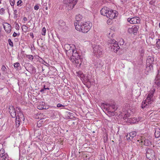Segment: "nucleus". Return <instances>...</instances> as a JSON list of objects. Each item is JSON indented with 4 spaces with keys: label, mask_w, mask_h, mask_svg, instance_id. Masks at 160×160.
<instances>
[{
    "label": "nucleus",
    "mask_w": 160,
    "mask_h": 160,
    "mask_svg": "<svg viewBox=\"0 0 160 160\" xmlns=\"http://www.w3.org/2000/svg\"><path fill=\"white\" fill-rule=\"evenodd\" d=\"M127 1V0H121V1L122 2H126Z\"/></svg>",
    "instance_id": "obj_62"
},
{
    "label": "nucleus",
    "mask_w": 160,
    "mask_h": 160,
    "mask_svg": "<svg viewBox=\"0 0 160 160\" xmlns=\"http://www.w3.org/2000/svg\"><path fill=\"white\" fill-rule=\"evenodd\" d=\"M66 118L67 119H72L74 118V114L71 112H66Z\"/></svg>",
    "instance_id": "obj_19"
},
{
    "label": "nucleus",
    "mask_w": 160,
    "mask_h": 160,
    "mask_svg": "<svg viewBox=\"0 0 160 160\" xmlns=\"http://www.w3.org/2000/svg\"><path fill=\"white\" fill-rule=\"evenodd\" d=\"M23 20L25 21H26L27 20V19L26 17H24L23 18Z\"/></svg>",
    "instance_id": "obj_61"
},
{
    "label": "nucleus",
    "mask_w": 160,
    "mask_h": 160,
    "mask_svg": "<svg viewBox=\"0 0 160 160\" xmlns=\"http://www.w3.org/2000/svg\"><path fill=\"white\" fill-rule=\"evenodd\" d=\"M127 112H125L124 113H123L122 114L124 115V116L123 117V118L124 119H126L128 118V115L127 113Z\"/></svg>",
    "instance_id": "obj_45"
},
{
    "label": "nucleus",
    "mask_w": 160,
    "mask_h": 160,
    "mask_svg": "<svg viewBox=\"0 0 160 160\" xmlns=\"http://www.w3.org/2000/svg\"><path fill=\"white\" fill-rule=\"evenodd\" d=\"M109 46H110L109 49L113 50H118L120 48L118 42L114 39H113Z\"/></svg>",
    "instance_id": "obj_10"
},
{
    "label": "nucleus",
    "mask_w": 160,
    "mask_h": 160,
    "mask_svg": "<svg viewBox=\"0 0 160 160\" xmlns=\"http://www.w3.org/2000/svg\"><path fill=\"white\" fill-rule=\"evenodd\" d=\"M9 2L13 9L14 8V6L15 2L14 0H9Z\"/></svg>",
    "instance_id": "obj_32"
},
{
    "label": "nucleus",
    "mask_w": 160,
    "mask_h": 160,
    "mask_svg": "<svg viewBox=\"0 0 160 160\" xmlns=\"http://www.w3.org/2000/svg\"><path fill=\"white\" fill-rule=\"evenodd\" d=\"M5 9L3 8H1L0 9V14L2 15L5 13Z\"/></svg>",
    "instance_id": "obj_38"
},
{
    "label": "nucleus",
    "mask_w": 160,
    "mask_h": 160,
    "mask_svg": "<svg viewBox=\"0 0 160 160\" xmlns=\"http://www.w3.org/2000/svg\"><path fill=\"white\" fill-rule=\"evenodd\" d=\"M20 63L18 62H16L14 63L13 66L15 68H17L20 66Z\"/></svg>",
    "instance_id": "obj_39"
},
{
    "label": "nucleus",
    "mask_w": 160,
    "mask_h": 160,
    "mask_svg": "<svg viewBox=\"0 0 160 160\" xmlns=\"http://www.w3.org/2000/svg\"><path fill=\"white\" fill-rule=\"evenodd\" d=\"M105 136H106V137L105 136L104 137V142H105L106 141H107V138H108V137H107V135H105Z\"/></svg>",
    "instance_id": "obj_56"
},
{
    "label": "nucleus",
    "mask_w": 160,
    "mask_h": 160,
    "mask_svg": "<svg viewBox=\"0 0 160 160\" xmlns=\"http://www.w3.org/2000/svg\"><path fill=\"white\" fill-rule=\"evenodd\" d=\"M67 47V48H69L68 50H74V49H72L71 48V47L70 46V45L68 44H66L65 45V48ZM65 50H67L66 48H65Z\"/></svg>",
    "instance_id": "obj_33"
},
{
    "label": "nucleus",
    "mask_w": 160,
    "mask_h": 160,
    "mask_svg": "<svg viewBox=\"0 0 160 160\" xmlns=\"http://www.w3.org/2000/svg\"><path fill=\"white\" fill-rule=\"evenodd\" d=\"M144 144L145 146H149L151 144V142L148 139H145L144 141Z\"/></svg>",
    "instance_id": "obj_22"
},
{
    "label": "nucleus",
    "mask_w": 160,
    "mask_h": 160,
    "mask_svg": "<svg viewBox=\"0 0 160 160\" xmlns=\"http://www.w3.org/2000/svg\"><path fill=\"white\" fill-rule=\"evenodd\" d=\"M127 21L130 23L131 24H138L140 22V20L139 18L135 17L132 18H128L127 19Z\"/></svg>",
    "instance_id": "obj_12"
},
{
    "label": "nucleus",
    "mask_w": 160,
    "mask_h": 160,
    "mask_svg": "<svg viewBox=\"0 0 160 160\" xmlns=\"http://www.w3.org/2000/svg\"><path fill=\"white\" fill-rule=\"evenodd\" d=\"M2 71L5 72L6 71V68L4 65H3L2 66Z\"/></svg>",
    "instance_id": "obj_50"
},
{
    "label": "nucleus",
    "mask_w": 160,
    "mask_h": 160,
    "mask_svg": "<svg viewBox=\"0 0 160 160\" xmlns=\"http://www.w3.org/2000/svg\"><path fill=\"white\" fill-rule=\"evenodd\" d=\"M57 107L58 108H60L61 109H66L65 106L60 103H58L57 104Z\"/></svg>",
    "instance_id": "obj_28"
},
{
    "label": "nucleus",
    "mask_w": 160,
    "mask_h": 160,
    "mask_svg": "<svg viewBox=\"0 0 160 160\" xmlns=\"http://www.w3.org/2000/svg\"><path fill=\"white\" fill-rule=\"evenodd\" d=\"M94 56L97 58H99L102 55V51H93Z\"/></svg>",
    "instance_id": "obj_17"
},
{
    "label": "nucleus",
    "mask_w": 160,
    "mask_h": 160,
    "mask_svg": "<svg viewBox=\"0 0 160 160\" xmlns=\"http://www.w3.org/2000/svg\"><path fill=\"white\" fill-rule=\"evenodd\" d=\"M110 9L107 7H104L101 9L100 13L102 15L106 16V14H108Z\"/></svg>",
    "instance_id": "obj_14"
},
{
    "label": "nucleus",
    "mask_w": 160,
    "mask_h": 160,
    "mask_svg": "<svg viewBox=\"0 0 160 160\" xmlns=\"http://www.w3.org/2000/svg\"><path fill=\"white\" fill-rule=\"evenodd\" d=\"M39 9V6L38 4L36 5L34 7V9L35 10H38Z\"/></svg>",
    "instance_id": "obj_52"
},
{
    "label": "nucleus",
    "mask_w": 160,
    "mask_h": 160,
    "mask_svg": "<svg viewBox=\"0 0 160 160\" xmlns=\"http://www.w3.org/2000/svg\"><path fill=\"white\" fill-rule=\"evenodd\" d=\"M7 153H5L4 149L3 148H1L0 150V157H2L3 154H7Z\"/></svg>",
    "instance_id": "obj_30"
},
{
    "label": "nucleus",
    "mask_w": 160,
    "mask_h": 160,
    "mask_svg": "<svg viewBox=\"0 0 160 160\" xmlns=\"http://www.w3.org/2000/svg\"><path fill=\"white\" fill-rule=\"evenodd\" d=\"M159 72H160L159 70H158L157 71V76H156L155 78H157L158 79H160V74H159Z\"/></svg>",
    "instance_id": "obj_43"
},
{
    "label": "nucleus",
    "mask_w": 160,
    "mask_h": 160,
    "mask_svg": "<svg viewBox=\"0 0 160 160\" xmlns=\"http://www.w3.org/2000/svg\"><path fill=\"white\" fill-rule=\"evenodd\" d=\"M16 27V29L17 30H19V28H20L19 25L18 24H17Z\"/></svg>",
    "instance_id": "obj_54"
},
{
    "label": "nucleus",
    "mask_w": 160,
    "mask_h": 160,
    "mask_svg": "<svg viewBox=\"0 0 160 160\" xmlns=\"http://www.w3.org/2000/svg\"><path fill=\"white\" fill-rule=\"evenodd\" d=\"M128 33H130V34L132 33H134V32H133V30H132V28H128Z\"/></svg>",
    "instance_id": "obj_46"
},
{
    "label": "nucleus",
    "mask_w": 160,
    "mask_h": 160,
    "mask_svg": "<svg viewBox=\"0 0 160 160\" xmlns=\"http://www.w3.org/2000/svg\"><path fill=\"white\" fill-rule=\"evenodd\" d=\"M30 36H31V37L32 38H33L34 36H33V33H32V32L30 33Z\"/></svg>",
    "instance_id": "obj_57"
},
{
    "label": "nucleus",
    "mask_w": 160,
    "mask_h": 160,
    "mask_svg": "<svg viewBox=\"0 0 160 160\" xmlns=\"http://www.w3.org/2000/svg\"><path fill=\"white\" fill-rule=\"evenodd\" d=\"M160 136V129L159 128H156L155 129V137L156 138H158Z\"/></svg>",
    "instance_id": "obj_18"
},
{
    "label": "nucleus",
    "mask_w": 160,
    "mask_h": 160,
    "mask_svg": "<svg viewBox=\"0 0 160 160\" xmlns=\"http://www.w3.org/2000/svg\"><path fill=\"white\" fill-rule=\"evenodd\" d=\"M137 132H132L129 133V136L131 137V139H133V138L136 136Z\"/></svg>",
    "instance_id": "obj_26"
},
{
    "label": "nucleus",
    "mask_w": 160,
    "mask_h": 160,
    "mask_svg": "<svg viewBox=\"0 0 160 160\" xmlns=\"http://www.w3.org/2000/svg\"><path fill=\"white\" fill-rule=\"evenodd\" d=\"M19 111V113L16 117V127L18 128L20 124V122L22 121H24V117L23 114L21 112V109L20 108H18Z\"/></svg>",
    "instance_id": "obj_5"
},
{
    "label": "nucleus",
    "mask_w": 160,
    "mask_h": 160,
    "mask_svg": "<svg viewBox=\"0 0 160 160\" xmlns=\"http://www.w3.org/2000/svg\"><path fill=\"white\" fill-rule=\"evenodd\" d=\"M22 4V1L20 0L17 2V5L18 6H21Z\"/></svg>",
    "instance_id": "obj_35"
},
{
    "label": "nucleus",
    "mask_w": 160,
    "mask_h": 160,
    "mask_svg": "<svg viewBox=\"0 0 160 160\" xmlns=\"http://www.w3.org/2000/svg\"><path fill=\"white\" fill-rule=\"evenodd\" d=\"M126 139H127L128 141H130L132 140V139H131V137L129 135H127L126 136Z\"/></svg>",
    "instance_id": "obj_41"
},
{
    "label": "nucleus",
    "mask_w": 160,
    "mask_h": 160,
    "mask_svg": "<svg viewBox=\"0 0 160 160\" xmlns=\"http://www.w3.org/2000/svg\"><path fill=\"white\" fill-rule=\"evenodd\" d=\"M155 91V90L153 89L150 92L145 101H143L142 103L141 106L142 108H148L152 106V104L153 102V97Z\"/></svg>",
    "instance_id": "obj_2"
},
{
    "label": "nucleus",
    "mask_w": 160,
    "mask_h": 160,
    "mask_svg": "<svg viewBox=\"0 0 160 160\" xmlns=\"http://www.w3.org/2000/svg\"><path fill=\"white\" fill-rule=\"evenodd\" d=\"M67 55L68 56H71L75 58V59L79 58L80 55L77 52V51H65Z\"/></svg>",
    "instance_id": "obj_6"
},
{
    "label": "nucleus",
    "mask_w": 160,
    "mask_h": 160,
    "mask_svg": "<svg viewBox=\"0 0 160 160\" xmlns=\"http://www.w3.org/2000/svg\"><path fill=\"white\" fill-rule=\"evenodd\" d=\"M48 7L47 6V7H46V8H45V9H46V10H48Z\"/></svg>",
    "instance_id": "obj_64"
},
{
    "label": "nucleus",
    "mask_w": 160,
    "mask_h": 160,
    "mask_svg": "<svg viewBox=\"0 0 160 160\" xmlns=\"http://www.w3.org/2000/svg\"><path fill=\"white\" fill-rule=\"evenodd\" d=\"M95 66H96V68H97L99 66V64H95Z\"/></svg>",
    "instance_id": "obj_63"
},
{
    "label": "nucleus",
    "mask_w": 160,
    "mask_h": 160,
    "mask_svg": "<svg viewBox=\"0 0 160 160\" xmlns=\"http://www.w3.org/2000/svg\"><path fill=\"white\" fill-rule=\"evenodd\" d=\"M92 23L90 22L79 23L78 22L74 23V26L76 29L83 33L87 32L92 26Z\"/></svg>",
    "instance_id": "obj_1"
},
{
    "label": "nucleus",
    "mask_w": 160,
    "mask_h": 160,
    "mask_svg": "<svg viewBox=\"0 0 160 160\" xmlns=\"http://www.w3.org/2000/svg\"><path fill=\"white\" fill-rule=\"evenodd\" d=\"M82 72L81 71H79L78 72H76L77 73V76H78L79 77L80 76L81 74H82Z\"/></svg>",
    "instance_id": "obj_47"
},
{
    "label": "nucleus",
    "mask_w": 160,
    "mask_h": 160,
    "mask_svg": "<svg viewBox=\"0 0 160 160\" xmlns=\"http://www.w3.org/2000/svg\"><path fill=\"white\" fill-rule=\"evenodd\" d=\"M5 24H8V26L6 28L5 26L3 24V27L4 30L7 33H9L11 31V26L9 23L8 22H5Z\"/></svg>",
    "instance_id": "obj_15"
},
{
    "label": "nucleus",
    "mask_w": 160,
    "mask_h": 160,
    "mask_svg": "<svg viewBox=\"0 0 160 160\" xmlns=\"http://www.w3.org/2000/svg\"><path fill=\"white\" fill-rule=\"evenodd\" d=\"M17 35V34L15 32H14V33L12 35V36L14 37H16Z\"/></svg>",
    "instance_id": "obj_53"
},
{
    "label": "nucleus",
    "mask_w": 160,
    "mask_h": 160,
    "mask_svg": "<svg viewBox=\"0 0 160 160\" xmlns=\"http://www.w3.org/2000/svg\"><path fill=\"white\" fill-rule=\"evenodd\" d=\"M78 0H63L64 3L69 10H72L76 5Z\"/></svg>",
    "instance_id": "obj_4"
},
{
    "label": "nucleus",
    "mask_w": 160,
    "mask_h": 160,
    "mask_svg": "<svg viewBox=\"0 0 160 160\" xmlns=\"http://www.w3.org/2000/svg\"><path fill=\"white\" fill-rule=\"evenodd\" d=\"M59 28L63 31L67 30L68 27L66 25L65 22L62 20H60L58 21Z\"/></svg>",
    "instance_id": "obj_13"
},
{
    "label": "nucleus",
    "mask_w": 160,
    "mask_h": 160,
    "mask_svg": "<svg viewBox=\"0 0 160 160\" xmlns=\"http://www.w3.org/2000/svg\"><path fill=\"white\" fill-rule=\"evenodd\" d=\"M46 32V29L45 27H43L42 30V34L43 35H45Z\"/></svg>",
    "instance_id": "obj_40"
},
{
    "label": "nucleus",
    "mask_w": 160,
    "mask_h": 160,
    "mask_svg": "<svg viewBox=\"0 0 160 160\" xmlns=\"http://www.w3.org/2000/svg\"><path fill=\"white\" fill-rule=\"evenodd\" d=\"M26 57L28 58L30 60H32L33 59V56L30 55H27Z\"/></svg>",
    "instance_id": "obj_36"
},
{
    "label": "nucleus",
    "mask_w": 160,
    "mask_h": 160,
    "mask_svg": "<svg viewBox=\"0 0 160 160\" xmlns=\"http://www.w3.org/2000/svg\"><path fill=\"white\" fill-rule=\"evenodd\" d=\"M37 126L39 128L41 127V123H38V122L37 124Z\"/></svg>",
    "instance_id": "obj_58"
},
{
    "label": "nucleus",
    "mask_w": 160,
    "mask_h": 160,
    "mask_svg": "<svg viewBox=\"0 0 160 160\" xmlns=\"http://www.w3.org/2000/svg\"><path fill=\"white\" fill-rule=\"evenodd\" d=\"M76 20L77 21L76 22H78L79 23H82V17L80 15H77L76 16Z\"/></svg>",
    "instance_id": "obj_20"
},
{
    "label": "nucleus",
    "mask_w": 160,
    "mask_h": 160,
    "mask_svg": "<svg viewBox=\"0 0 160 160\" xmlns=\"http://www.w3.org/2000/svg\"><path fill=\"white\" fill-rule=\"evenodd\" d=\"M156 46L158 49H160V39H156Z\"/></svg>",
    "instance_id": "obj_25"
},
{
    "label": "nucleus",
    "mask_w": 160,
    "mask_h": 160,
    "mask_svg": "<svg viewBox=\"0 0 160 160\" xmlns=\"http://www.w3.org/2000/svg\"><path fill=\"white\" fill-rule=\"evenodd\" d=\"M48 87L49 86H48V85H43V88L40 90V92L42 93H44V91L47 90H49V88Z\"/></svg>",
    "instance_id": "obj_21"
},
{
    "label": "nucleus",
    "mask_w": 160,
    "mask_h": 160,
    "mask_svg": "<svg viewBox=\"0 0 160 160\" xmlns=\"http://www.w3.org/2000/svg\"><path fill=\"white\" fill-rule=\"evenodd\" d=\"M83 80L85 81L89 82V83H91L90 78V76H88V75H87V76H86V75H85Z\"/></svg>",
    "instance_id": "obj_24"
},
{
    "label": "nucleus",
    "mask_w": 160,
    "mask_h": 160,
    "mask_svg": "<svg viewBox=\"0 0 160 160\" xmlns=\"http://www.w3.org/2000/svg\"><path fill=\"white\" fill-rule=\"evenodd\" d=\"M156 0H151L149 2V3L150 4L152 5H153L155 2Z\"/></svg>",
    "instance_id": "obj_49"
},
{
    "label": "nucleus",
    "mask_w": 160,
    "mask_h": 160,
    "mask_svg": "<svg viewBox=\"0 0 160 160\" xmlns=\"http://www.w3.org/2000/svg\"><path fill=\"white\" fill-rule=\"evenodd\" d=\"M103 105L104 107L106 108L107 109H108V108H112L113 110V111L112 112H114L118 109V107L117 106L115 105V102H113L111 104L104 103H103Z\"/></svg>",
    "instance_id": "obj_11"
},
{
    "label": "nucleus",
    "mask_w": 160,
    "mask_h": 160,
    "mask_svg": "<svg viewBox=\"0 0 160 160\" xmlns=\"http://www.w3.org/2000/svg\"><path fill=\"white\" fill-rule=\"evenodd\" d=\"M22 30H23V28L25 30V31H24V32H26L28 31V27L26 26V25H22Z\"/></svg>",
    "instance_id": "obj_34"
},
{
    "label": "nucleus",
    "mask_w": 160,
    "mask_h": 160,
    "mask_svg": "<svg viewBox=\"0 0 160 160\" xmlns=\"http://www.w3.org/2000/svg\"><path fill=\"white\" fill-rule=\"evenodd\" d=\"M9 45L12 47L13 46V42L11 41L10 39H9L8 40Z\"/></svg>",
    "instance_id": "obj_44"
},
{
    "label": "nucleus",
    "mask_w": 160,
    "mask_h": 160,
    "mask_svg": "<svg viewBox=\"0 0 160 160\" xmlns=\"http://www.w3.org/2000/svg\"><path fill=\"white\" fill-rule=\"evenodd\" d=\"M143 53H144L143 51H142V50L141 51V52H140V53H141V56L142 57V56H143V55H142V54H143Z\"/></svg>",
    "instance_id": "obj_60"
},
{
    "label": "nucleus",
    "mask_w": 160,
    "mask_h": 160,
    "mask_svg": "<svg viewBox=\"0 0 160 160\" xmlns=\"http://www.w3.org/2000/svg\"><path fill=\"white\" fill-rule=\"evenodd\" d=\"M71 60L72 62H75V59H75V58L74 57H73L72 56H71Z\"/></svg>",
    "instance_id": "obj_51"
},
{
    "label": "nucleus",
    "mask_w": 160,
    "mask_h": 160,
    "mask_svg": "<svg viewBox=\"0 0 160 160\" xmlns=\"http://www.w3.org/2000/svg\"><path fill=\"white\" fill-rule=\"evenodd\" d=\"M18 110V111L17 110L16 111L14 108L12 106H10L9 108V112L12 118H15L18 115L19 112V110Z\"/></svg>",
    "instance_id": "obj_8"
},
{
    "label": "nucleus",
    "mask_w": 160,
    "mask_h": 160,
    "mask_svg": "<svg viewBox=\"0 0 160 160\" xmlns=\"http://www.w3.org/2000/svg\"><path fill=\"white\" fill-rule=\"evenodd\" d=\"M81 61L80 58V57L79 58H77L76 59H75V62L76 63L78 64L79 66L80 65L81 63Z\"/></svg>",
    "instance_id": "obj_31"
},
{
    "label": "nucleus",
    "mask_w": 160,
    "mask_h": 160,
    "mask_svg": "<svg viewBox=\"0 0 160 160\" xmlns=\"http://www.w3.org/2000/svg\"><path fill=\"white\" fill-rule=\"evenodd\" d=\"M119 42L120 43V45H123L124 43V41L123 39L121 38L120 39Z\"/></svg>",
    "instance_id": "obj_42"
},
{
    "label": "nucleus",
    "mask_w": 160,
    "mask_h": 160,
    "mask_svg": "<svg viewBox=\"0 0 160 160\" xmlns=\"http://www.w3.org/2000/svg\"><path fill=\"white\" fill-rule=\"evenodd\" d=\"M154 83L155 84H154V86L155 85H157L158 87L160 86V79H157V78H155L154 80Z\"/></svg>",
    "instance_id": "obj_27"
},
{
    "label": "nucleus",
    "mask_w": 160,
    "mask_h": 160,
    "mask_svg": "<svg viewBox=\"0 0 160 160\" xmlns=\"http://www.w3.org/2000/svg\"><path fill=\"white\" fill-rule=\"evenodd\" d=\"M13 9V11H14V14H17V12H18L17 10H16V9L14 10V8Z\"/></svg>",
    "instance_id": "obj_55"
},
{
    "label": "nucleus",
    "mask_w": 160,
    "mask_h": 160,
    "mask_svg": "<svg viewBox=\"0 0 160 160\" xmlns=\"http://www.w3.org/2000/svg\"><path fill=\"white\" fill-rule=\"evenodd\" d=\"M118 15V12L117 11L115 10L113 11L112 9H110L109 12L108 14H106V16L110 19H112L114 18Z\"/></svg>",
    "instance_id": "obj_9"
},
{
    "label": "nucleus",
    "mask_w": 160,
    "mask_h": 160,
    "mask_svg": "<svg viewBox=\"0 0 160 160\" xmlns=\"http://www.w3.org/2000/svg\"><path fill=\"white\" fill-rule=\"evenodd\" d=\"M2 157H1L2 158V160H8V156L7 154H3Z\"/></svg>",
    "instance_id": "obj_29"
},
{
    "label": "nucleus",
    "mask_w": 160,
    "mask_h": 160,
    "mask_svg": "<svg viewBox=\"0 0 160 160\" xmlns=\"http://www.w3.org/2000/svg\"><path fill=\"white\" fill-rule=\"evenodd\" d=\"M154 64V58L151 56L148 57L146 60V69L148 71L153 69V65Z\"/></svg>",
    "instance_id": "obj_3"
},
{
    "label": "nucleus",
    "mask_w": 160,
    "mask_h": 160,
    "mask_svg": "<svg viewBox=\"0 0 160 160\" xmlns=\"http://www.w3.org/2000/svg\"><path fill=\"white\" fill-rule=\"evenodd\" d=\"M85 75H84L83 74V72L82 73V74H81L80 76L79 77L81 78V80H83L84 78Z\"/></svg>",
    "instance_id": "obj_48"
},
{
    "label": "nucleus",
    "mask_w": 160,
    "mask_h": 160,
    "mask_svg": "<svg viewBox=\"0 0 160 160\" xmlns=\"http://www.w3.org/2000/svg\"><path fill=\"white\" fill-rule=\"evenodd\" d=\"M18 17V14H14V18H16Z\"/></svg>",
    "instance_id": "obj_59"
},
{
    "label": "nucleus",
    "mask_w": 160,
    "mask_h": 160,
    "mask_svg": "<svg viewBox=\"0 0 160 160\" xmlns=\"http://www.w3.org/2000/svg\"><path fill=\"white\" fill-rule=\"evenodd\" d=\"M44 107H45V106H43L42 104V105H41V104H40V105H38V108H37L39 109L42 110V109H45L44 108Z\"/></svg>",
    "instance_id": "obj_37"
},
{
    "label": "nucleus",
    "mask_w": 160,
    "mask_h": 160,
    "mask_svg": "<svg viewBox=\"0 0 160 160\" xmlns=\"http://www.w3.org/2000/svg\"><path fill=\"white\" fill-rule=\"evenodd\" d=\"M132 30H133L134 34L137 32L139 29V27L138 26L134 25L132 27Z\"/></svg>",
    "instance_id": "obj_23"
},
{
    "label": "nucleus",
    "mask_w": 160,
    "mask_h": 160,
    "mask_svg": "<svg viewBox=\"0 0 160 160\" xmlns=\"http://www.w3.org/2000/svg\"><path fill=\"white\" fill-rule=\"evenodd\" d=\"M146 157L151 160H154L155 158V153L154 151L150 149H146Z\"/></svg>",
    "instance_id": "obj_7"
},
{
    "label": "nucleus",
    "mask_w": 160,
    "mask_h": 160,
    "mask_svg": "<svg viewBox=\"0 0 160 160\" xmlns=\"http://www.w3.org/2000/svg\"><path fill=\"white\" fill-rule=\"evenodd\" d=\"M26 70L29 72H34L36 69L34 67L30 64H28V66L26 68Z\"/></svg>",
    "instance_id": "obj_16"
}]
</instances>
